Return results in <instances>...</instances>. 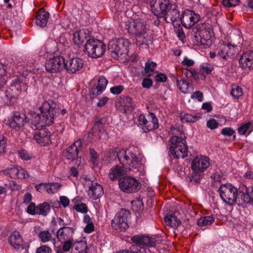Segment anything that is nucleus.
<instances>
[{"mask_svg":"<svg viewBox=\"0 0 253 253\" xmlns=\"http://www.w3.org/2000/svg\"><path fill=\"white\" fill-rule=\"evenodd\" d=\"M150 5L152 12L157 17L164 18L167 23H173L180 19V12L175 3L169 0H152Z\"/></svg>","mask_w":253,"mask_h":253,"instance_id":"nucleus-1","label":"nucleus"},{"mask_svg":"<svg viewBox=\"0 0 253 253\" xmlns=\"http://www.w3.org/2000/svg\"><path fill=\"white\" fill-rule=\"evenodd\" d=\"M106 158L110 163L118 158L121 164L128 166V170L138 172L143 169V167L137 157L131 152L125 149H111L109 150Z\"/></svg>","mask_w":253,"mask_h":253,"instance_id":"nucleus-2","label":"nucleus"},{"mask_svg":"<svg viewBox=\"0 0 253 253\" xmlns=\"http://www.w3.org/2000/svg\"><path fill=\"white\" fill-rule=\"evenodd\" d=\"M245 190L238 192L237 189L232 185L226 184L220 186L219 191L221 199L229 205H232L236 202L239 204L252 203L253 199L247 193L246 187Z\"/></svg>","mask_w":253,"mask_h":253,"instance_id":"nucleus-3","label":"nucleus"},{"mask_svg":"<svg viewBox=\"0 0 253 253\" xmlns=\"http://www.w3.org/2000/svg\"><path fill=\"white\" fill-rule=\"evenodd\" d=\"M128 32L136 37V44L143 48H148L152 43V38L147 34L146 22L141 19L133 20L129 22Z\"/></svg>","mask_w":253,"mask_h":253,"instance_id":"nucleus-4","label":"nucleus"},{"mask_svg":"<svg viewBox=\"0 0 253 253\" xmlns=\"http://www.w3.org/2000/svg\"><path fill=\"white\" fill-rule=\"evenodd\" d=\"M213 35V31L211 25L203 24L197 29L193 42L196 44L204 45L205 47H209L212 44Z\"/></svg>","mask_w":253,"mask_h":253,"instance_id":"nucleus-5","label":"nucleus"},{"mask_svg":"<svg viewBox=\"0 0 253 253\" xmlns=\"http://www.w3.org/2000/svg\"><path fill=\"white\" fill-rule=\"evenodd\" d=\"M129 45L130 42L127 39L123 38L115 39L109 42L108 49L112 56L117 59L122 55L127 54Z\"/></svg>","mask_w":253,"mask_h":253,"instance_id":"nucleus-6","label":"nucleus"},{"mask_svg":"<svg viewBox=\"0 0 253 253\" xmlns=\"http://www.w3.org/2000/svg\"><path fill=\"white\" fill-rule=\"evenodd\" d=\"M170 142V151L174 158H184L187 156L188 147L185 138L174 135L171 137Z\"/></svg>","mask_w":253,"mask_h":253,"instance_id":"nucleus-7","label":"nucleus"},{"mask_svg":"<svg viewBox=\"0 0 253 253\" xmlns=\"http://www.w3.org/2000/svg\"><path fill=\"white\" fill-rule=\"evenodd\" d=\"M106 50V46L102 41L92 39L87 40L84 51L88 56L97 58L102 56Z\"/></svg>","mask_w":253,"mask_h":253,"instance_id":"nucleus-8","label":"nucleus"},{"mask_svg":"<svg viewBox=\"0 0 253 253\" xmlns=\"http://www.w3.org/2000/svg\"><path fill=\"white\" fill-rule=\"evenodd\" d=\"M41 116L42 122L41 123V125H51L54 121V117L59 113V109L56 105L51 102L50 104L49 102H45L41 107Z\"/></svg>","mask_w":253,"mask_h":253,"instance_id":"nucleus-9","label":"nucleus"},{"mask_svg":"<svg viewBox=\"0 0 253 253\" xmlns=\"http://www.w3.org/2000/svg\"><path fill=\"white\" fill-rule=\"evenodd\" d=\"M131 240L136 244V245L132 246L131 249L134 250L135 248L138 250L137 252L129 251L126 250L120 251L116 253H141V250L145 251L143 246L153 247L156 244V240L154 238L149 237L144 235H136L133 236Z\"/></svg>","mask_w":253,"mask_h":253,"instance_id":"nucleus-10","label":"nucleus"},{"mask_svg":"<svg viewBox=\"0 0 253 253\" xmlns=\"http://www.w3.org/2000/svg\"><path fill=\"white\" fill-rule=\"evenodd\" d=\"M119 186L123 192L126 193H134L141 188V184L134 177L130 176L120 178Z\"/></svg>","mask_w":253,"mask_h":253,"instance_id":"nucleus-11","label":"nucleus"},{"mask_svg":"<svg viewBox=\"0 0 253 253\" xmlns=\"http://www.w3.org/2000/svg\"><path fill=\"white\" fill-rule=\"evenodd\" d=\"M130 215L128 211L122 209L118 212L111 221L112 228L118 232L125 231L128 228L127 218Z\"/></svg>","mask_w":253,"mask_h":253,"instance_id":"nucleus-12","label":"nucleus"},{"mask_svg":"<svg viewBox=\"0 0 253 253\" xmlns=\"http://www.w3.org/2000/svg\"><path fill=\"white\" fill-rule=\"evenodd\" d=\"M26 116L22 113L14 112L7 120V125L11 128L19 131L26 125Z\"/></svg>","mask_w":253,"mask_h":253,"instance_id":"nucleus-13","label":"nucleus"},{"mask_svg":"<svg viewBox=\"0 0 253 253\" xmlns=\"http://www.w3.org/2000/svg\"><path fill=\"white\" fill-rule=\"evenodd\" d=\"M64 58L61 56H56L49 58L45 64L46 70L50 73L60 72L64 68Z\"/></svg>","mask_w":253,"mask_h":253,"instance_id":"nucleus-14","label":"nucleus"},{"mask_svg":"<svg viewBox=\"0 0 253 253\" xmlns=\"http://www.w3.org/2000/svg\"><path fill=\"white\" fill-rule=\"evenodd\" d=\"M82 145V141L77 140L68 148L66 151L64 153V156L68 160L75 161V165L77 166H79L81 164V160L78 156Z\"/></svg>","mask_w":253,"mask_h":253,"instance_id":"nucleus-15","label":"nucleus"},{"mask_svg":"<svg viewBox=\"0 0 253 253\" xmlns=\"http://www.w3.org/2000/svg\"><path fill=\"white\" fill-rule=\"evenodd\" d=\"M200 18L199 14L195 13L193 11L187 9L182 13V16L180 17V21L184 27L189 29L198 22Z\"/></svg>","mask_w":253,"mask_h":253,"instance_id":"nucleus-16","label":"nucleus"},{"mask_svg":"<svg viewBox=\"0 0 253 253\" xmlns=\"http://www.w3.org/2000/svg\"><path fill=\"white\" fill-rule=\"evenodd\" d=\"M139 124L143 126V129L150 131L156 129L159 126L158 120L153 113H149L146 118L141 115L139 117Z\"/></svg>","mask_w":253,"mask_h":253,"instance_id":"nucleus-17","label":"nucleus"},{"mask_svg":"<svg viewBox=\"0 0 253 253\" xmlns=\"http://www.w3.org/2000/svg\"><path fill=\"white\" fill-rule=\"evenodd\" d=\"M83 61L79 57H75L66 61L64 60V68L68 73L74 74L80 70L83 67Z\"/></svg>","mask_w":253,"mask_h":253,"instance_id":"nucleus-18","label":"nucleus"},{"mask_svg":"<svg viewBox=\"0 0 253 253\" xmlns=\"http://www.w3.org/2000/svg\"><path fill=\"white\" fill-rule=\"evenodd\" d=\"M209 165V159L205 156H201L193 160L191 168L193 171L198 174L207 169Z\"/></svg>","mask_w":253,"mask_h":253,"instance_id":"nucleus-19","label":"nucleus"},{"mask_svg":"<svg viewBox=\"0 0 253 253\" xmlns=\"http://www.w3.org/2000/svg\"><path fill=\"white\" fill-rule=\"evenodd\" d=\"M237 53L235 46L229 43H224L220 45L217 56L223 59H227Z\"/></svg>","mask_w":253,"mask_h":253,"instance_id":"nucleus-20","label":"nucleus"},{"mask_svg":"<svg viewBox=\"0 0 253 253\" xmlns=\"http://www.w3.org/2000/svg\"><path fill=\"white\" fill-rule=\"evenodd\" d=\"M51 133L45 129H38L33 133V138L42 145L44 146L51 143Z\"/></svg>","mask_w":253,"mask_h":253,"instance_id":"nucleus-21","label":"nucleus"},{"mask_svg":"<svg viewBox=\"0 0 253 253\" xmlns=\"http://www.w3.org/2000/svg\"><path fill=\"white\" fill-rule=\"evenodd\" d=\"M42 122L41 115L36 113H31L26 116V125H29L30 127L33 129H40L42 128L44 125H41V123Z\"/></svg>","mask_w":253,"mask_h":253,"instance_id":"nucleus-22","label":"nucleus"},{"mask_svg":"<svg viewBox=\"0 0 253 253\" xmlns=\"http://www.w3.org/2000/svg\"><path fill=\"white\" fill-rule=\"evenodd\" d=\"M239 64L240 67L244 70L253 69V51L244 52L240 58Z\"/></svg>","mask_w":253,"mask_h":253,"instance_id":"nucleus-23","label":"nucleus"},{"mask_svg":"<svg viewBox=\"0 0 253 253\" xmlns=\"http://www.w3.org/2000/svg\"><path fill=\"white\" fill-rule=\"evenodd\" d=\"M74 232V230L72 227L62 226L56 232V237L58 241L62 242L66 240L73 239L72 236Z\"/></svg>","mask_w":253,"mask_h":253,"instance_id":"nucleus-24","label":"nucleus"},{"mask_svg":"<svg viewBox=\"0 0 253 253\" xmlns=\"http://www.w3.org/2000/svg\"><path fill=\"white\" fill-rule=\"evenodd\" d=\"M127 168L119 165L114 166L109 170V178L112 181L118 179L120 177L123 176L127 174Z\"/></svg>","mask_w":253,"mask_h":253,"instance_id":"nucleus-25","label":"nucleus"},{"mask_svg":"<svg viewBox=\"0 0 253 253\" xmlns=\"http://www.w3.org/2000/svg\"><path fill=\"white\" fill-rule=\"evenodd\" d=\"M90 32L85 29L75 32L73 34V41L75 44L79 45L84 43L90 37Z\"/></svg>","mask_w":253,"mask_h":253,"instance_id":"nucleus-26","label":"nucleus"},{"mask_svg":"<svg viewBox=\"0 0 253 253\" xmlns=\"http://www.w3.org/2000/svg\"><path fill=\"white\" fill-rule=\"evenodd\" d=\"M103 193V190L102 186L97 183L91 182V185L89 186L88 195L91 198L96 199L101 196Z\"/></svg>","mask_w":253,"mask_h":253,"instance_id":"nucleus-27","label":"nucleus"},{"mask_svg":"<svg viewBox=\"0 0 253 253\" xmlns=\"http://www.w3.org/2000/svg\"><path fill=\"white\" fill-rule=\"evenodd\" d=\"M49 13L45 11L43 9H41L38 12L36 23L37 26L41 27H44L47 23Z\"/></svg>","mask_w":253,"mask_h":253,"instance_id":"nucleus-28","label":"nucleus"},{"mask_svg":"<svg viewBox=\"0 0 253 253\" xmlns=\"http://www.w3.org/2000/svg\"><path fill=\"white\" fill-rule=\"evenodd\" d=\"M9 242L12 247L17 249L21 246L23 240L20 233L18 231H15L9 236Z\"/></svg>","mask_w":253,"mask_h":253,"instance_id":"nucleus-29","label":"nucleus"},{"mask_svg":"<svg viewBox=\"0 0 253 253\" xmlns=\"http://www.w3.org/2000/svg\"><path fill=\"white\" fill-rule=\"evenodd\" d=\"M119 103L121 106L125 108V110L128 111H131L135 107L134 102L128 96L121 97Z\"/></svg>","mask_w":253,"mask_h":253,"instance_id":"nucleus-30","label":"nucleus"},{"mask_svg":"<svg viewBox=\"0 0 253 253\" xmlns=\"http://www.w3.org/2000/svg\"><path fill=\"white\" fill-rule=\"evenodd\" d=\"M39 238L41 242L46 243L51 242L55 244V238H53L48 230H43L39 232Z\"/></svg>","mask_w":253,"mask_h":253,"instance_id":"nucleus-31","label":"nucleus"},{"mask_svg":"<svg viewBox=\"0 0 253 253\" xmlns=\"http://www.w3.org/2000/svg\"><path fill=\"white\" fill-rule=\"evenodd\" d=\"M108 83V81L104 77H101L98 80V84L96 88L93 90V94H95L96 95H98L101 93L103 90H104L106 87Z\"/></svg>","mask_w":253,"mask_h":253,"instance_id":"nucleus-32","label":"nucleus"},{"mask_svg":"<svg viewBox=\"0 0 253 253\" xmlns=\"http://www.w3.org/2000/svg\"><path fill=\"white\" fill-rule=\"evenodd\" d=\"M167 225L174 228L177 227L180 224V220L175 215H167L165 218Z\"/></svg>","mask_w":253,"mask_h":253,"instance_id":"nucleus-33","label":"nucleus"},{"mask_svg":"<svg viewBox=\"0 0 253 253\" xmlns=\"http://www.w3.org/2000/svg\"><path fill=\"white\" fill-rule=\"evenodd\" d=\"M36 210L37 214L45 216L49 212L50 207L47 203L44 202L41 204L38 205L36 207Z\"/></svg>","mask_w":253,"mask_h":253,"instance_id":"nucleus-34","label":"nucleus"},{"mask_svg":"<svg viewBox=\"0 0 253 253\" xmlns=\"http://www.w3.org/2000/svg\"><path fill=\"white\" fill-rule=\"evenodd\" d=\"M215 218L213 215L202 217L198 219L197 224L199 226H207L212 224L214 221Z\"/></svg>","mask_w":253,"mask_h":253,"instance_id":"nucleus-35","label":"nucleus"},{"mask_svg":"<svg viewBox=\"0 0 253 253\" xmlns=\"http://www.w3.org/2000/svg\"><path fill=\"white\" fill-rule=\"evenodd\" d=\"M180 118L183 122H194L198 120V117L196 115H192L189 114L181 113Z\"/></svg>","mask_w":253,"mask_h":253,"instance_id":"nucleus-36","label":"nucleus"},{"mask_svg":"<svg viewBox=\"0 0 253 253\" xmlns=\"http://www.w3.org/2000/svg\"><path fill=\"white\" fill-rule=\"evenodd\" d=\"M87 246L85 242L81 241L76 243L75 253H87Z\"/></svg>","mask_w":253,"mask_h":253,"instance_id":"nucleus-37","label":"nucleus"},{"mask_svg":"<svg viewBox=\"0 0 253 253\" xmlns=\"http://www.w3.org/2000/svg\"><path fill=\"white\" fill-rule=\"evenodd\" d=\"M22 86H24V83L20 82L18 79H15L10 84L12 90H26V88L22 87Z\"/></svg>","mask_w":253,"mask_h":253,"instance_id":"nucleus-38","label":"nucleus"},{"mask_svg":"<svg viewBox=\"0 0 253 253\" xmlns=\"http://www.w3.org/2000/svg\"><path fill=\"white\" fill-rule=\"evenodd\" d=\"M177 85L181 92L186 93L188 91V84L184 79L178 80L176 78Z\"/></svg>","mask_w":253,"mask_h":253,"instance_id":"nucleus-39","label":"nucleus"},{"mask_svg":"<svg viewBox=\"0 0 253 253\" xmlns=\"http://www.w3.org/2000/svg\"><path fill=\"white\" fill-rule=\"evenodd\" d=\"M115 10L118 12L126 11L127 8V5L125 3L124 0H117L114 5Z\"/></svg>","mask_w":253,"mask_h":253,"instance_id":"nucleus-40","label":"nucleus"},{"mask_svg":"<svg viewBox=\"0 0 253 253\" xmlns=\"http://www.w3.org/2000/svg\"><path fill=\"white\" fill-rule=\"evenodd\" d=\"M61 185L56 182L48 183V187L47 189V192L49 194H53L57 192Z\"/></svg>","mask_w":253,"mask_h":253,"instance_id":"nucleus-41","label":"nucleus"},{"mask_svg":"<svg viewBox=\"0 0 253 253\" xmlns=\"http://www.w3.org/2000/svg\"><path fill=\"white\" fill-rule=\"evenodd\" d=\"M231 94L234 98H238L243 94L242 89L237 85H233Z\"/></svg>","mask_w":253,"mask_h":253,"instance_id":"nucleus-42","label":"nucleus"},{"mask_svg":"<svg viewBox=\"0 0 253 253\" xmlns=\"http://www.w3.org/2000/svg\"><path fill=\"white\" fill-rule=\"evenodd\" d=\"M63 242L62 250L64 252H68L73 246H75L76 244L74 243L73 239L68 240Z\"/></svg>","mask_w":253,"mask_h":253,"instance_id":"nucleus-43","label":"nucleus"},{"mask_svg":"<svg viewBox=\"0 0 253 253\" xmlns=\"http://www.w3.org/2000/svg\"><path fill=\"white\" fill-rule=\"evenodd\" d=\"M73 209H75L78 212H80L83 213H85L88 211L87 207L86 205L84 203L75 205L73 207Z\"/></svg>","mask_w":253,"mask_h":253,"instance_id":"nucleus-44","label":"nucleus"},{"mask_svg":"<svg viewBox=\"0 0 253 253\" xmlns=\"http://www.w3.org/2000/svg\"><path fill=\"white\" fill-rule=\"evenodd\" d=\"M156 63L153 62H147L145 63V72L146 74H149L155 70L156 67Z\"/></svg>","mask_w":253,"mask_h":253,"instance_id":"nucleus-45","label":"nucleus"},{"mask_svg":"<svg viewBox=\"0 0 253 253\" xmlns=\"http://www.w3.org/2000/svg\"><path fill=\"white\" fill-rule=\"evenodd\" d=\"M18 168H11L7 169V173L12 178H17Z\"/></svg>","mask_w":253,"mask_h":253,"instance_id":"nucleus-46","label":"nucleus"},{"mask_svg":"<svg viewBox=\"0 0 253 253\" xmlns=\"http://www.w3.org/2000/svg\"><path fill=\"white\" fill-rule=\"evenodd\" d=\"M239 0H223L222 4L225 7L235 6L238 4Z\"/></svg>","mask_w":253,"mask_h":253,"instance_id":"nucleus-47","label":"nucleus"},{"mask_svg":"<svg viewBox=\"0 0 253 253\" xmlns=\"http://www.w3.org/2000/svg\"><path fill=\"white\" fill-rule=\"evenodd\" d=\"M51 249L46 245H42L37 248L36 253H51Z\"/></svg>","mask_w":253,"mask_h":253,"instance_id":"nucleus-48","label":"nucleus"},{"mask_svg":"<svg viewBox=\"0 0 253 253\" xmlns=\"http://www.w3.org/2000/svg\"><path fill=\"white\" fill-rule=\"evenodd\" d=\"M5 71L3 65L0 64V86L3 85L6 81L4 79Z\"/></svg>","mask_w":253,"mask_h":253,"instance_id":"nucleus-49","label":"nucleus"},{"mask_svg":"<svg viewBox=\"0 0 253 253\" xmlns=\"http://www.w3.org/2000/svg\"><path fill=\"white\" fill-rule=\"evenodd\" d=\"M6 141L4 137H0V154L5 152Z\"/></svg>","mask_w":253,"mask_h":253,"instance_id":"nucleus-50","label":"nucleus"},{"mask_svg":"<svg viewBox=\"0 0 253 253\" xmlns=\"http://www.w3.org/2000/svg\"><path fill=\"white\" fill-rule=\"evenodd\" d=\"M124 89V86L121 85L114 86L110 88V91L114 94H120Z\"/></svg>","mask_w":253,"mask_h":253,"instance_id":"nucleus-51","label":"nucleus"},{"mask_svg":"<svg viewBox=\"0 0 253 253\" xmlns=\"http://www.w3.org/2000/svg\"><path fill=\"white\" fill-rule=\"evenodd\" d=\"M251 124V123L250 122H248L239 127L238 128V132L241 135L244 134L249 128Z\"/></svg>","mask_w":253,"mask_h":253,"instance_id":"nucleus-52","label":"nucleus"},{"mask_svg":"<svg viewBox=\"0 0 253 253\" xmlns=\"http://www.w3.org/2000/svg\"><path fill=\"white\" fill-rule=\"evenodd\" d=\"M18 177L17 178L23 179L29 177V174L27 173V171L24 169L19 168H18Z\"/></svg>","mask_w":253,"mask_h":253,"instance_id":"nucleus-53","label":"nucleus"},{"mask_svg":"<svg viewBox=\"0 0 253 253\" xmlns=\"http://www.w3.org/2000/svg\"><path fill=\"white\" fill-rule=\"evenodd\" d=\"M234 133L235 131L231 127H225L221 130V134L224 136H230Z\"/></svg>","mask_w":253,"mask_h":253,"instance_id":"nucleus-54","label":"nucleus"},{"mask_svg":"<svg viewBox=\"0 0 253 253\" xmlns=\"http://www.w3.org/2000/svg\"><path fill=\"white\" fill-rule=\"evenodd\" d=\"M36 207L35 203H31L27 208V212L32 215L37 214Z\"/></svg>","mask_w":253,"mask_h":253,"instance_id":"nucleus-55","label":"nucleus"},{"mask_svg":"<svg viewBox=\"0 0 253 253\" xmlns=\"http://www.w3.org/2000/svg\"><path fill=\"white\" fill-rule=\"evenodd\" d=\"M207 125L209 128L213 129L217 127L218 124L215 120L211 119L208 121Z\"/></svg>","mask_w":253,"mask_h":253,"instance_id":"nucleus-56","label":"nucleus"},{"mask_svg":"<svg viewBox=\"0 0 253 253\" xmlns=\"http://www.w3.org/2000/svg\"><path fill=\"white\" fill-rule=\"evenodd\" d=\"M89 154L91 156V161L94 165L97 164V158L96 152L93 149H90Z\"/></svg>","mask_w":253,"mask_h":253,"instance_id":"nucleus-57","label":"nucleus"},{"mask_svg":"<svg viewBox=\"0 0 253 253\" xmlns=\"http://www.w3.org/2000/svg\"><path fill=\"white\" fill-rule=\"evenodd\" d=\"M153 84V82L151 79L149 78H145L143 80L142 85L143 87L147 88H150Z\"/></svg>","mask_w":253,"mask_h":253,"instance_id":"nucleus-58","label":"nucleus"},{"mask_svg":"<svg viewBox=\"0 0 253 253\" xmlns=\"http://www.w3.org/2000/svg\"><path fill=\"white\" fill-rule=\"evenodd\" d=\"M212 67L211 66H203L200 69L201 74H210L212 70Z\"/></svg>","mask_w":253,"mask_h":253,"instance_id":"nucleus-59","label":"nucleus"},{"mask_svg":"<svg viewBox=\"0 0 253 253\" xmlns=\"http://www.w3.org/2000/svg\"><path fill=\"white\" fill-rule=\"evenodd\" d=\"M19 155L20 158L24 160H28L31 158L28 153L23 150L19 151Z\"/></svg>","mask_w":253,"mask_h":253,"instance_id":"nucleus-60","label":"nucleus"},{"mask_svg":"<svg viewBox=\"0 0 253 253\" xmlns=\"http://www.w3.org/2000/svg\"><path fill=\"white\" fill-rule=\"evenodd\" d=\"M155 80L157 82H165L167 80V77L165 74L160 73L155 76Z\"/></svg>","mask_w":253,"mask_h":253,"instance_id":"nucleus-61","label":"nucleus"},{"mask_svg":"<svg viewBox=\"0 0 253 253\" xmlns=\"http://www.w3.org/2000/svg\"><path fill=\"white\" fill-rule=\"evenodd\" d=\"M192 98L197 99L199 101H202L203 98V94L200 91H195L191 96Z\"/></svg>","mask_w":253,"mask_h":253,"instance_id":"nucleus-62","label":"nucleus"},{"mask_svg":"<svg viewBox=\"0 0 253 253\" xmlns=\"http://www.w3.org/2000/svg\"><path fill=\"white\" fill-rule=\"evenodd\" d=\"M94 230V224L93 222L86 224V226L84 228V231L85 233H89L92 232Z\"/></svg>","mask_w":253,"mask_h":253,"instance_id":"nucleus-63","label":"nucleus"},{"mask_svg":"<svg viewBox=\"0 0 253 253\" xmlns=\"http://www.w3.org/2000/svg\"><path fill=\"white\" fill-rule=\"evenodd\" d=\"M60 203L64 207H66L69 204V199L66 196H61L60 198Z\"/></svg>","mask_w":253,"mask_h":253,"instance_id":"nucleus-64","label":"nucleus"}]
</instances>
